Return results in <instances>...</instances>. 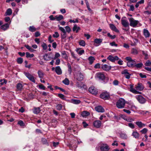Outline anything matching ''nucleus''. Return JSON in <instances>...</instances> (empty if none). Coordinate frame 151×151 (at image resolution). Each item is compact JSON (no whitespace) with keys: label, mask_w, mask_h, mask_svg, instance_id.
Returning a JSON list of instances; mask_svg holds the SVG:
<instances>
[{"label":"nucleus","mask_w":151,"mask_h":151,"mask_svg":"<svg viewBox=\"0 0 151 151\" xmlns=\"http://www.w3.org/2000/svg\"><path fill=\"white\" fill-rule=\"evenodd\" d=\"M126 60L128 61L127 63V66L129 67H134V65L136 64V61L135 60H132L130 57H127Z\"/></svg>","instance_id":"nucleus-1"},{"label":"nucleus","mask_w":151,"mask_h":151,"mask_svg":"<svg viewBox=\"0 0 151 151\" xmlns=\"http://www.w3.org/2000/svg\"><path fill=\"white\" fill-rule=\"evenodd\" d=\"M131 53L134 55H137L138 54V51L136 49L132 48L131 50Z\"/></svg>","instance_id":"nucleus-46"},{"label":"nucleus","mask_w":151,"mask_h":151,"mask_svg":"<svg viewBox=\"0 0 151 151\" xmlns=\"http://www.w3.org/2000/svg\"><path fill=\"white\" fill-rule=\"evenodd\" d=\"M96 77L98 78L99 79L101 80H104L106 77L104 74L102 72H98L96 74Z\"/></svg>","instance_id":"nucleus-9"},{"label":"nucleus","mask_w":151,"mask_h":151,"mask_svg":"<svg viewBox=\"0 0 151 151\" xmlns=\"http://www.w3.org/2000/svg\"><path fill=\"white\" fill-rule=\"evenodd\" d=\"M76 51L80 55L83 54L84 52V50H79V49H77L76 50Z\"/></svg>","instance_id":"nucleus-41"},{"label":"nucleus","mask_w":151,"mask_h":151,"mask_svg":"<svg viewBox=\"0 0 151 151\" xmlns=\"http://www.w3.org/2000/svg\"><path fill=\"white\" fill-rule=\"evenodd\" d=\"M109 25L110 28L112 30L117 32H119V30L116 28V27L114 24H110Z\"/></svg>","instance_id":"nucleus-21"},{"label":"nucleus","mask_w":151,"mask_h":151,"mask_svg":"<svg viewBox=\"0 0 151 151\" xmlns=\"http://www.w3.org/2000/svg\"><path fill=\"white\" fill-rule=\"evenodd\" d=\"M62 57L65 59H67L68 58V56L66 54L65 52L64 51L62 52L61 53Z\"/></svg>","instance_id":"nucleus-49"},{"label":"nucleus","mask_w":151,"mask_h":151,"mask_svg":"<svg viewBox=\"0 0 151 151\" xmlns=\"http://www.w3.org/2000/svg\"><path fill=\"white\" fill-rule=\"evenodd\" d=\"M101 122L99 120H96L95 121L93 122V125L96 127L99 128L101 125Z\"/></svg>","instance_id":"nucleus-17"},{"label":"nucleus","mask_w":151,"mask_h":151,"mask_svg":"<svg viewBox=\"0 0 151 151\" xmlns=\"http://www.w3.org/2000/svg\"><path fill=\"white\" fill-rule=\"evenodd\" d=\"M42 46L44 50H46L47 48V46L46 44L44 42L42 43Z\"/></svg>","instance_id":"nucleus-59"},{"label":"nucleus","mask_w":151,"mask_h":151,"mask_svg":"<svg viewBox=\"0 0 151 151\" xmlns=\"http://www.w3.org/2000/svg\"><path fill=\"white\" fill-rule=\"evenodd\" d=\"M63 83L66 85H68L69 84V81L67 78H65L64 80L63 81Z\"/></svg>","instance_id":"nucleus-43"},{"label":"nucleus","mask_w":151,"mask_h":151,"mask_svg":"<svg viewBox=\"0 0 151 151\" xmlns=\"http://www.w3.org/2000/svg\"><path fill=\"white\" fill-rule=\"evenodd\" d=\"M24 73L25 76L30 81H31L34 83H35V78L33 76L29 73L24 72Z\"/></svg>","instance_id":"nucleus-8"},{"label":"nucleus","mask_w":151,"mask_h":151,"mask_svg":"<svg viewBox=\"0 0 151 151\" xmlns=\"http://www.w3.org/2000/svg\"><path fill=\"white\" fill-rule=\"evenodd\" d=\"M52 36L54 38H57L59 37V34L57 32H54V34L52 35Z\"/></svg>","instance_id":"nucleus-50"},{"label":"nucleus","mask_w":151,"mask_h":151,"mask_svg":"<svg viewBox=\"0 0 151 151\" xmlns=\"http://www.w3.org/2000/svg\"><path fill=\"white\" fill-rule=\"evenodd\" d=\"M122 74L124 75L125 78L127 79H129L131 75L128 72V70L125 69L122 70L121 72Z\"/></svg>","instance_id":"nucleus-14"},{"label":"nucleus","mask_w":151,"mask_h":151,"mask_svg":"<svg viewBox=\"0 0 151 151\" xmlns=\"http://www.w3.org/2000/svg\"><path fill=\"white\" fill-rule=\"evenodd\" d=\"M29 30L31 32H35L36 30V29L34 26H30L29 28Z\"/></svg>","instance_id":"nucleus-42"},{"label":"nucleus","mask_w":151,"mask_h":151,"mask_svg":"<svg viewBox=\"0 0 151 151\" xmlns=\"http://www.w3.org/2000/svg\"><path fill=\"white\" fill-rule=\"evenodd\" d=\"M57 109L58 110H60L62 109V105L61 104H58L56 106Z\"/></svg>","instance_id":"nucleus-58"},{"label":"nucleus","mask_w":151,"mask_h":151,"mask_svg":"<svg viewBox=\"0 0 151 151\" xmlns=\"http://www.w3.org/2000/svg\"><path fill=\"white\" fill-rule=\"evenodd\" d=\"M95 110L99 112H103L104 111V108L101 106H98L95 107Z\"/></svg>","instance_id":"nucleus-19"},{"label":"nucleus","mask_w":151,"mask_h":151,"mask_svg":"<svg viewBox=\"0 0 151 151\" xmlns=\"http://www.w3.org/2000/svg\"><path fill=\"white\" fill-rule=\"evenodd\" d=\"M23 59L21 58H19L17 59V62L19 64H21L23 62Z\"/></svg>","instance_id":"nucleus-55"},{"label":"nucleus","mask_w":151,"mask_h":151,"mask_svg":"<svg viewBox=\"0 0 151 151\" xmlns=\"http://www.w3.org/2000/svg\"><path fill=\"white\" fill-rule=\"evenodd\" d=\"M43 58L45 60L48 61L50 60V58L47 54H46L43 56Z\"/></svg>","instance_id":"nucleus-45"},{"label":"nucleus","mask_w":151,"mask_h":151,"mask_svg":"<svg viewBox=\"0 0 151 151\" xmlns=\"http://www.w3.org/2000/svg\"><path fill=\"white\" fill-rule=\"evenodd\" d=\"M124 120L129 122H131L134 121V119L130 117L124 118Z\"/></svg>","instance_id":"nucleus-39"},{"label":"nucleus","mask_w":151,"mask_h":151,"mask_svg":"<svg viewBox=\"0 0 151 151\" xmlns=\"http://www.w3.org/2000/svg\"><path fill=\"white\" fill-rule=\"evenodd\" d=\"M120 137L124 139H126L127 138V136L126 134L123 133H121L120 134Z\"/></svg>","instance_id":"nucleus-27"},{"label":"nucleus","mask_w":151,"mask_h":151,"mask_svg":"<svg viewBox=\"0 0 151 151\" xmlns=\"http://www.w3.org/2000/svg\"><path fill=\"white\" fill-rule=\"evenodd\" d=\"M12 13V11L11 9L9 8L7 9L5 13L6 15H10Z\"/></svg>","instance_id":"nucleus-36"},{"label":"nucleus","mask_w":151,"mask_h":151,"mask_svg":"<svg viewBox=\"0 0 151 151\" xmlns=\"http://www.w3.org/2000/svg\"><path fill=\"white\" fill-rule=\"evenodd\" d=\"M143 34L145 37L146 38L149 37L150 35V34L148 30L145 29H144Z\"/></svg>","instance_id":"nucleus-22"},{"label":"nucleus","mask_w":151,"mask_h":151,"mask_svg":"<svg viewBox=\"0 0 151 151\" xmlns=\"http://www.w3.org/2000/svg\"><path fill=\"white\" fill-rule=\"evenodd\" d=\"M136 124L138 127L139 128H142L143 127L145 126V124H143L141 122L138 121L135 122Z\"/></svg>","instance_id":"nucleus-24"},{"label":"nucleus","mask_w":151,"mask_h":151,"mask_svg":"<svg viewBox=\"0 0 151 151\" xmlns=\"http://www.w3.org/2000/svg\"><path fill=\"white\" fill-rule=\"evenodd\" d=\"M79 43L80 45L83 46H85L86 45L85 42L84 40H81L79 41Z\"/></svg>","instance_id":"nucleus-44"},{"label":"nucleus","mask_w":151,"mask_h":151,"mask_svg":"<svg viewBox=\"0 0 151 151\" xmlns=\"http://www.w3.org/2000/svg\"><path fill=\"white\" fill-rule=\"evenodd\" d=\"M60 56V55L58 52H56L55 55V57L53 58L54 60L57 59Z\"/></svg>","instance_id":"nucleus-56"},{"label":"nucleus","mask_w":151,"mask_h":151,"mask_svg":"<svg viewBox=\"0 0 151 151\" xmlns=\"http://www.w3.org/2000/svg\"><path fill=\"white\" fill-rule=\"evenodd\" d=\"M67 65L68 68V71L70 74H71V67L70 64L68 63L67 64Z\"/></svg>","instance_id":"nucleus-48"},{"label":"nucleus","mask_w":151,"mask_h":151,"mask_svg":"<svg viewBox=\"0 0 151 151\" xmlns=\"http://www.w3.org/2000/svg\"><path fill=\"white\" fill-rule=\"evenodd\" d=\"M77 80L79 81H82L84 78L83 74L80 72L77 73L75 76Z\"/></svg>","instance_id":"nucleus-12"},{"label":"nucleus","mask_w":151,"mask_h":151,"mask_svg":"<svg viewBox=\"0 0 151 151\" xmlns=\"http://www.w3.org/2000/svg\"><path fill=\"white\" fill-rule=\"evenodd\" d=\"M132 136L135 138H138L139 137V134L136 131L133 132L132 134Z\"/></svg>","instance_id":"nucleus-33"},{"label":"nucleus","mask_w":151,"mask_h":151,"mask_svg":"<svg viewBox=\"0 0 151 151\" xmlns=\"http://www.w3.org/2000/svg\"><path fill=\"white\" fill-rule=\"evenodd\" d=\"M126 17H123L122 18L121 20V24L124 27H127L129 26V24L127 20L126 19Z\"/></svg>","instance_id":"nucleus-7"},{"label":"nucleus","mask_w":151,"mask_h":151,"mask_svg":"<svg viewBox=\"0 0 151 151\" xmlns=\"http://www.w3.org/2000/svg\"><path fill=\"white\" fill-rule=\"evenodd\" d=\"M58 27L59 29L62 32V33H61L60 35L61 38L62 39H64L67 36L66 32L63 27H60L59 25H58Z\"/></svg>","instance_id":"nucleus-5"},{"label":"nucleus","mask_w":151,"mask_h":151,"mask_svg":"<svg viewBox=\"0 0 151 151\" xmlns=\"http://www.w3.org/2000/svg\"><path fill=\"white\" fill-rule=\"evenodd\" d=\"M38 77L40 78H42L44 76V73L41 70H39L37 72Z\"/></svg>","instance_id":"nucleus-25"},{"label":"nucleus","mask_w":151,"mask_h":151,"mask_svg":"<svg viewBox=\"0 0 151 151\" xmlns=\"http://www.w3.org/2000/svg\"><path fill=\"white\" fill-rule=\"evenodd\" d=\"M55 71L58 75H60L62 73V70L59 66H58L55 67Z\"/></svg>","instance_id":"nucleus-20"},{"label":"nucleus","mask_w":151,"mask_h":151,"mask_svg":"<svg viewBox=\"0 0 151 151\" xmlns=\"http://www.w3.org/2000/svg\"><path fill=\"white\" fill-rule=\"evenodd\" d=\"M145 65L146 66H150L151 65V61L147 60L145 64Z\"/></svg>","instance_id":"nucleus-53"},{"label":"nucleus","mask_w":151,"mask_h":151,"mask_svg":"<svg viewBox=\"0 0 151 151\" xmlns=\"http://www.w3.org/2000/svg\"><path fill=\"white\" fill-rule=\"evenodd\" d=\"M58 96L63 100H65V96L61 93H59L58 94Z\"/></svg>","instance_id":"nucleus-52"},{"label":"nucleus","mask_w":151,"mask_h":151,"mask_svg":"<svg viewBox=\"0 0 151 151\" xmlns=\"http://www.w3.org/2000/svg\"><path fill=\"white\" fill-rule=\"evenodd\" d=\"M136 89L139 91H142L143 90L144 87L141 83H138L135 87Z\"/></svg>","instance_id":"nucleus-23"},{"label":"nucleus","mask_w":151,"mask_h":151,"mask_svg":"<svg viewBox=\"0 0 151 151\" xmlns=\"http://www.w3.org/2000/svg\"><path fill=\"white\" fill-rule=\"evenodd\" d=\"M65 29H66V32H67L69 33L71 31V29L68 26H66L65 27Z\"/></svg>","instance_id":"nucleus-54"},{"label":"nucleus","mask_w":151,"mask_h":151,"mask_svg":"<svg viewBox=\"0 0 151 151\" xmlns=\"http://www.w3.org/2000/svg\"><path fill=\"white\" fill-rule=\"evenodd\" d=\"M76 86L78 88L82 89H87L86 86L82 82H77L76 83Z\"/></svg>","instance_id":"nucleus-11"},{"label":"nucleus","mask_w":151,"mask_h":151,"mask_svg":"<svg viewBox=\"0 0 151 151\" xmlns=\"http://www.w3.org/2000/svg\"><path fill=\"white\" fill-rule=\"evenodd\" d=\"M0 82H1L0 84L2 85L4 84H6L7 81L5 79H0Z\"/></svg>","instance_id":"nucleus-47"},{"label":"nucleus","mask_w":151,"mask_h":151,"mask_svg":"<svg viewBox=\"0 0 151 151\" xmlns=\"http://www.w3.org/2000/svg\"><path fill=\"white\" fill-rule=\"evenodd\" d=\"M55 18L57 20L60 21L63 19V17L62 15H59L55 16Z\"/></svg>","instance_id":"nucleus-29"},{"label":"nucleus","mask_w":151,"mask_h":151,"mask_svg":"<svg viewBox=\"0 0 151 151\" xmlns=\"http://www.w3.org/2000/svg\"><path fill=\"white\" fill-rule=\"evenodd\" d=\"M128 19L129 21L130 25L133 27H136L139 22L138 21L134 20L132 17L128 18Z\"/></svg>","instance_id":"nucleus-3"},{"label":"nucleus","mask_w":151,"mask_h":151,"mask_svg":"<svg viewBox=\"0 0 151 151\" xmlns=\"http://www.w3.org/2000/svg\"><path fill=\"white\" fill-rule=\"evenodd\" d=\"M143 66V64L142 62L138 64H136H136H135L134 65V67L137 68H140L142 67Z\"/></svg>","instance_id":"nucleus-31"},{"label":"nucleus","mask_w":151,"mask_h":151,"mask_svg":"<svg viewBox=\"0 0 151 151\" xmlns=\"http://www.w3.org/2000/svg\"><path fill=\"white\" fill-rule=\"evenodd\" d=\"M128 125L129 127L130 128L132 129H134L135 127L134 125V124L132 123H129Z\"/></svg>","instance_id":"nucleus-61"},{"label":"nucleus","mask_w":151,"mask_h":151,"mask_svg":"<svg viewBox=\"0 0 151 151\" xmlns=\"http://www.w3.org/2000/svg\"><path fill=\"white\" fill-rule=\"evenodd\" d=\"M142 54L145 56V59H147L148 58V54L147 53L145 52L144 51H142Z\"/></svg>","instance_id":"nucleus-60"},{"label":"nucleus","mask_w":151,"mask_h":151,"mask_svg":"<svg viewBox=\"0 0 151 151\" xmlns=\"http://www.w3.org/2000/svg\"><path fill=\"white\" fill-rule=\"evenodd\" d=\"M119 83V82L117 80H114L113 82V84L115 86L118 85Z\"/></svg>","instance_id":"nucleus-63"},{"label":"nucleus","mask_w":151,"mask_h":151,"mask_svg":"<svg viewBox=\"0 0 151 151\" xmlns=\"http://www.w3.org/2000/svg\"><path fill=\"white\" fill-rule=\"evenodd\" d=\"M42 142L43 144L47 145L48 143L47 139L45 138H42Z\"/></svg>","instance_id":"nucleus-51"},{"label":"nucleus","mask_w":151,"mask_h":151,"mask_svg":"<svg viewBox=\"0 0 151 151\" xmlns=\"http://www.w3.org/2000/svg\"><path fill=\"white\" fill-rule=\"evenodd\" d=\"M9 25L7 23L1 26V29L4 30H6L9 28Z\"/></svg>","instance_id":"nucleus-32"},{"label":"nucleus","mask_w":151,"mask_h":151,"mask_svg":"<svg viewBox=\"0 0 151 151\" xmlns=\"http://www.w3.org/2000/svg\"><path fill=\"white\" fill-rule=\"evenodd\" d=\"M26 57L27 58H32L34 56V55L33 54H31L28 52H26Z\"/></svg>","instance_id":"nucleus-40"},{"label":"nucleus","mask_w":151,"mask_h":151,"mask_svg":"<svg viewBox=\"0 0 151 151\" xmlns=\"http://www.w3.org/2000/svg\"><path fill=\"white\" fill-rule=\"evenodd\" d=\"M18 124L21 126H24V123L22 120L19 121L18 122Z\"/></svg>","instance_id":"nucleus-57"},{"label":"nucleus","mask_w":151,"mask_h":151,"mask_svg":"<svg viewBox=\"0 0 151 151\" xmlns=\"http://www.w3.org/2000/svg\"><path fill=\"white\" fill-rule=\"evenodd\" d=\"M88 91L94 95H96L98 93V91L94 87H91L89 88Z\"/></svg>","instance_id":"nucleus-13"},{"label":"nucleus","mask_w":151,"mask_h":151,"mask_svg":"<svg viewBox=\"0 0 151 151\" xmlns=\"http://www.w3.org/2000/svg\"><path fill=\"white\" fill-rule=\"evenodd\" d=\"M100 97L104 100H108L110 98V94L109 93L106 92H103L100 94Z\"/></svg>","instance_id":"nucleus-6"},{"label":"nucleus","mask_w":151,"mask_h":151,"mask_svg":"<svg viewBox=\"0 0 151 151\" xmlns=\"http://www.w3.org/2000/svg\"><path fill=\"white\" fill-rule=\"evenodd\" d=\"M99 147L101 151H109L110 149L109 146L106 144H101Z\"/></svg>","instance_id":"nucleus-4"},{"label":"nucleus","mask_w":151,"mask_h":151,"mask_svg":"<svg viewBox=\"0 0 151 151\" xmlns=\"http://www.w3.org/2000/svg\"><path fill=\"white\" fill-rule=\"evenodd\" d=\"M102 69L105 71H109L111 69V66L106 64L102 65L101 67Z\"/></svg>","instance_id":"nucleus-18"},{"label":"nucleus","mask_w":151,"mask_h":151,"mask_svg":"<svg viewBox=\"0 0 151 151\" xmlns=\"http://www.w3.org/2000/svg\"><path fill=\"white\" fill-rule=\"evenodd\" d=\"M102 41V39L96 38L94 40V45L96 46H98L101 44Z\"/></svg>","instance_id":"nucleus-15"},{"label":"nucleus","mask_w":151,"mask_h":151,"mask_svg":"<svg viewBox=\"0 0 151 151\" xmlns=\"http://www.w3.org/2000/svg\"><path fill=\"white\" fill-rule=\"evenodd\" d=\"M125 101L123 99H120L116 102V106L119 109L124 108L125 106Z\"/></svg>","instance_id":"nucleus-2"},{"label":"nucleus","mask_w":151,"mask_h":151,"mask_svg":"<svg viewBox=\"0 0 151 151\" xmlns=\"http://www.w3.org/2000/svg\"><path fill=\"white\" fill-rule=\"evenodd\" d=\"M17 88L18 91H21L23 89V85L20 83H18L17 85Z\"/></svg>","instance_id":"nucleus-28"},{"label":"nucleus","mask_w":151,"mask_h":151,"mask_svg":"<svg viewBox=\"0 0 151 151\" xmlns=\"http://www.w3.org/2000/svg\"><path fill=\"white\" fill-rule=\"evenodd\" d=\"M72 102L75 104H78L81 103V101L79 100L72 99L71 100Z\"/></svg>","instance_id":"nucleus-37"},{"label":"nucleus","mask_w":151,"mask_h":151,"mask_svg":"<svg viewBox=\"0 0 151 151\" xmlns=\"http://www.w3.org/2000/svg\"><path fill=\"white\" fill-rule=\"evenodd\" d=\"M80 29L79 27H78L76 25H75L73 28V31H76V32H78Z\"/></svg>","instance_id":"nucleus-30"},{"label":"nucleus","mask_w":151,"mask_h":151,"mask_svg":"<svg viewBox=\"0 0 151 151\" xmlns=\"http://www.w3.org/2000/svg\"><path fill=\"white\" fill-rule=\"evenodd\" d=\"M107 59L112 62H114L115 60H118L119 58L118 57L116 56L113 57L112 55H109L107 58Z\"/></svg>","instance_id":"nucleus-16"},{"label":"nucleus","mask_w":151,"mask_h":151,"mask_svg":"<svg viewBox=\"0 0 151 151\" xmlns=\"http://www.w3.org/2000/svg\"><path fill=\"white\" fill-rule=\"evenodd\" d=\"M39 87L40 88L43 90H45V87L42 84H41L39 86Z\"/></svg>","instance_id":"nucleus-62"},{"label":"nucleus","mask_w":151,"mask_h":151,"mask_svg":"<svg viewBox=\"0 0 151 151\" xmlns=\"http://www.w3.org/2000/svg\"><path fill=\"white\" fill-rule=\"evenodd\" d=\"M147 131V129L145 128L141 130L140 132L142 133V134H145L146 133Z\"/></svg>","instance_id":"nucleus-64"},{"label":"nucleus","mask_w":151,"mask_h":151,"mask_svg":"<svg viewBox=\"0 0 151 151\" xmlns=\"http://www.w3.org/2000/svg\"><path fill=\"white\" fill-rule=\"evenodd\" d=\"M136 98L139 102L141 104H144L146 101V99L141 95L137 96Z\"/></svg>","instance_id":"nucleus-10"},{"label":"nucleus","mask_w":151,"mask_h":151,"mask_svg":"<svg viewBox=\"0 0 151 151\" xmlns=\"http://www.w3.org/2000/svg\"><path fill=\"white\" fill-rule=\"evenodd\" d=\"M90 114L89 112L86 111H84L82 112L81 114V116L83 117H85L88 116Z\"/></svg>","instance_id":"nucleus-34"},{"label":"nucleus","mask_w":151,"mask_h":151,"mask_svg":"<svg viewBox=\"0 0 151 151\" xmlns=\"http://www.w3.org/2000/svg\"><path fill=\"white\" fill-rule=\"evenodd\" d=\"M130 91L131 92L136 94H141L140 92L137 91L134 88H131V89H130Z\"/></svg>","instance_id":"nucleus-38"},{"label":"nucleus","mask_w":151,"mask_h":151,"mask_svg":"<svg viewBox=\"0 0 151 151\" xmlns=\"http://www.w3.org/2000/svg\"><path fill=\"white\" fill-rule=\"evenodd\" d=\"M88 60L89 61V63L90 64H92L95 60V58L92 56H90L88 58Z\"/></svg>","instance_id":"nucleus-35"},{"label":"nucleus","mask_w":151,"mask_h":151,"mask_svg":"<svg viewBox=\"0 0 151 151\" xmlns=\"http://www.w3.org/2000/svg\"><path fill=\"white\" fill-rule=\"evenodd\" d=\"M33 112L34 114H37L40 113V107H35L33 109Z\"/></svg>","instance_id":"nucleus-26"}]
</instances>
